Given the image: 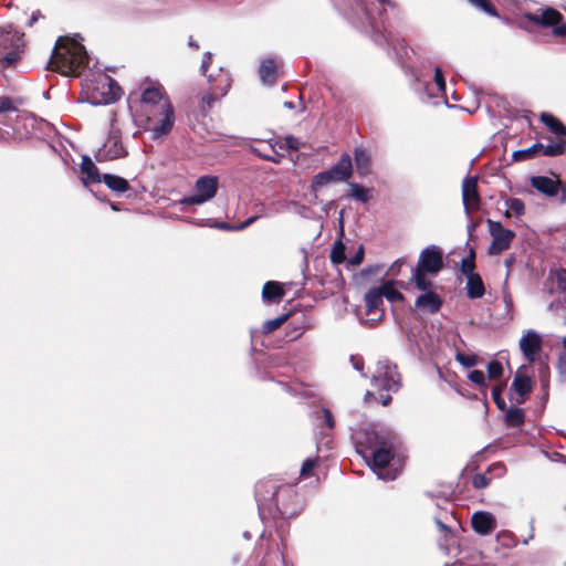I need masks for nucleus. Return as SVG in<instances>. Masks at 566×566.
Returning <instances> with one entry per match:
<instances>
[{"label":"nucleus","mask_w":566,"mask_h":566,"mask_svg":"<svg viewBox=\"0 0 566 566\" xmlns=\"http://www.w3.org/2000/svg\"><path fill=\"white\" fill-rule=\"evenodd\" d=\"M474 7L481 9L490 15H496V11L489 0H468Z\"/></svg>","instance_id":"nucleus-44"},{"label":"nucleus","mask_w":566,"mask_h":566,"mask_svg":"<svg viewBox=\"0 0 566 566\" xmlns=\"http://www.w3.org/2000/svg\"><path fill=\"white\" fill-rule=\"evenodd\" d=\"M350 363L357 371L363 373L364 361L361 357L353 355L350 356Z\"/></svg>","instance_id":"nucleus-55"},{"label":"nucleus","mask_w":566,"mask_h":566,"mask_svg":"<svg viewBox=\"0 0 566 566\" xmlns=\"http://www.w3.org/2000/svg\"><path fill=\"white\" fill-rule=\"evenodd\" d=\"M375 42L378 44H382L384 42H387V39L384 35H381L380 38H376Z\"/></svg>","instance_id":"nucleus-64"},{"label":"nucleus","mask_w":566,"mask_h":566,"mask_svg":"<svg viewBox=\"0 0 566 566\" xmlns=\"http://www.w3.org/2000/svg\"><path fill=\"white\" fill-rule=\"evenodd\" d=\"M219 72H220L219 80H216L212 74L208 75V81L212 85V94H207V95L202 96V99H201L202 104L206 105L207 107H210L212 105V103L214 102L213 95L223 96L230 87L231 80H230L228 72L223 71L221 67H220Z\"/></svg>","instance_id":"nucleus-13"},{"label":"nucleus","mask_w":566,"mask_h":566,"mask_svg":"<svg viewBox=\"0 0 566 566\" xmlns=\"http://www.w3.org/2000/svg\"><path fill=\"white\" fill-rule=\"evenodd\" d=\"M102 180L111 190L117 193H123L129 189L128 181L116 175L105 174Z\"/></svg>","instance_id":"nucleus-29"},{"label":"nucleus","mask_w":566,"mask_h":566,"mask_svg":"<svg viewBox=\"0 0 566 566\" xmlns=\"http://www.w3.org/2000/svg\"><path fill=\"white\" fill-rule=\"evenodd\" d=\"M428 272L421 271L419 269H413L411 274V282L415 283L416 287L419 291L427 292L431 291L432 282L427 277Z\"/></svg>","instance_id":"nucleus-32"},{"label":"nucleus","mask_w":566,"mask_h":566,"mask_svg":"<svg viewBox=\"0 0 566 566\" xmlns=\"http://www.w3.org/2000/svg\"><path fill=\"white\" fill-rule=\"evenodd\" d=\"M102 96L101 98H94L93 104H111L117 101L120 96V87L109 76H104L102 82Z\"/></svg>","instance_id":"nucleus-18"},{"label":"nucleus","mask_w":566,"mask_h":566,"mask_svg":"<svg viewBox=\"0 0 566 566\" xmlns=\"http://www.w3.org/2000/svg\"><path fill=\"white\" fill-rule=\"evenodd\" d=\"M350 196L360 201V202H367L369 199L368 190L357 184H350Z\"/></svg>","instance_id":"nucleus-39"},{"label":"nucleus","mask_w":566,"mask_h":566,"mask_svg":"<svg viewBox=\"0 0 566 566\" xmlns=\"http://www.w3.org/2000/svg\"><path fill=\"white\" fill-rule=\"evenodd\" d=\"M528 19L543 27H556V24L562 19V14L558 11L548 8L541 11L539 13L530 14Z\"/></svg>","instance_id":"nucleus-23"},{"label":"nucleus","mask_w":566,"mask_h":566,"mask_svg":"<svg viewBox=\"0 0 566 566\" xmlns=\"http://www.w3.org/2000/svg\"><path fill=\"white\" fill-rule=\"evenodd\" d=\"M507 210L520 217L525 211L524 202L518 198H510L505 202Z\"/></svg>","instance_id":"nucleus-40"},{"label":"nucleus","mask_w":566,"mask_h":566,"mask_svg":"<svg viewBox=\"0 0 566 566\" xmlns=\"http://www.w3.org/2000/svg\"><path fill=\"white\" fill-rule=\"evenodd\" d=\"M434 82L439 92L443 93L446 91V81L440 67L434 69Z\"/></svg>","instance_id":"nucleus-48"},{"label":"nucleus","mask_w":566,"mask_h":566,"mask_svg":"<svg viewBox=\"0 0 566 566\" xmlns=\"http://www.w3.org/2000/svg\"><path fill=\"white\" fill-rule=\"evenodd\" d=\"M358 452L368 462L378 479L385 481L395 480L397 471L389 468L394 459L396 438L386 430L369 428L358 441Z\"/></svg>","instance_id":"nucleus-2"},{"label":"nucleus","mask_w":566,"mask_h":566,"mask_svg":"<svg viewBox=\"0 0 566 566\" xmlns=\"http://www.w3.org/2000/svg\"><path fill=\"white\" fill-rule=\"evenodd\" d=\"M284 296L283 286L275 281H268L262 289V298L268 303H277Z\"/></svg>","instance_id":"nucleus-24"},{"label":"nucleus","mask_w":566,"mask_h":566,"mask_svg":"<svg viewBox=\"0 0 566 566\" xmlns=\"http://www.w3.org/2000/svg\"><path fill=\"white\" fill-rule=\"evenodd\" d=\"M24 49L23 33L11 25L0 27V66H12Z\"/></svg>","instance_id":"nucleus-6"},{"label":"nucleus","mask_w":566,"mask_h":566,"mask_svg":"<svg viewBox=\"0 0 566 566\" xmlns=\"http://www.w3.org/2000/svg\"><path fill=\"white\" fill-rule=\"evenodd\" d=\"M81 172L83 175L82 181L85 185L101 182L102 178L96 165L92 161L88 156L82 157L80 165Z\"/></svg>","instance_id":"nucleus-21"},{"label":"nucleus","mask_w":566,"mask_h":566,"mask_svg":"<svg viewBox=\"0 0 566 566\" xmlns=\"http://www.w3.org/2000/svg\"><path fill=\"white\" fill-rule=\"evenodd\" d=\"M314 467H315V460L306 459L303 462L302 468L300 470L301 476L307 478L310 475L311 471L314 469Z\"/></svg>","instance_id":"nucleus-49"},{"label":"nucleus","mask_w":566,"mask_h":566,"mask_svg":"<svg viewBox=\"0 0 566 566\" xmlns=\"http://www.w3.org/2000/svg\"><path fill=\"white\" fill-rule=\"evenodd\" d=\"M18 108L13 105L9 97H0V125L11 127L15 118H18ZM10 136V133L0 127V139Z\"/></svg>","instance_id":"nucleus-15"},{"label":"nucleus","mask_w":566,"mask_h":566,"mask_svg":"<svg viewBox=\"0 0 566 566\" xmlns=\"http://www.w3.org/2000/svg\"><path fill=\"white\" fill-rule=\"evenodd\" d=\"M331 261L334 264H340L345 260V247L342 242H337L331 251Z\"/></svg>","instance_id":"nucleus-41"},{"label":"nucleus","mask_w":566,"mask_h":566,"mask_svg":"<svg viewBox=\"0 0 566 566\" xmlns=\"http://www.w3.org/2000/svg\"><path fill=\"white\" fill-rule=\"evenodd\" d=\"M415 306L418 310L434 314L441 308L442 298L437 293L427 291L416 298Z\"/></svg>","instance_id":"nucleus-19"},{"label":"nucleus","mask_w":566,"mask_h":566,"mask_svg":"<svg viewBox=\"0 0 566 566\" xmlns=\"http://www.w3.org/2000/svg\"><path fill=\"white\" fill-rule=\"evenodd\" d=\"M490 480L484 474H475L473 476V485L476 489H484L489 485Z\"/></svg>","instance_id":"nucleus-50"},{"label":"nucleus","mask_w":566,"mask_h":566,"mask_svg":"<svg viewBox=\"0 0 566 566\" xmlns=\"http://www.w3.org/2000/svg\"><path fill=\"white\" fill-rule=\"evenodd\" d=\"M566 140L552 142L548 145H544V148H539L541 154L548 157H556L565 151Z\"/></svg>","instance_id":"nucleus-35"},{"label":"nucleus","mask_w":566,"mask_h":566,"mask_svg":"<svg viewBox=\"0 0 566 566\" xmlns=\"http://www.w3.org/2000/svg\"><path fill=\"white\" fill-rule=\"evenodd\" d=\"M555 197H557L560 203H566V184H563L560 180H558V190Z\"/></svg>","instance_id":"nucleus-52"},{"label":"nucleus","mask_w":566,"mask_h":566,"mask_svg":"<svg viewBox=\"0 0 566 566\" xmlns=\"http://www.w3.org/2000/svg\"><path fill=\"white\" fill-rule=\"evenodd\" d=\"M211 60H212V54L210 52H206L203 54V59H202L201 66H200V71L203 75H206L208 66L211 63Z\"/></svg>","instance_id":"nucleus-54"},{"label":"nucleus","mask_w":566,"mask_h":566,"mask_svg":"<svg viewBox=\"0 0 566 566\" xmlns=\"http://www.w3.org/2000/svg\"><path fill=\"white\" fill-rule=\"evenodd\" d=\"M524 410L517 407H511L505 412V423L507 427L517 428L524 423Z\"/></svg>","instance_id":"nucleus-31"},{"label":"nucleus","mask_w":566,"mask_h":566,"mask_svg":"<svg viewBox=\"0 0 566 566\" xmlns=\"http://www.w3.org/2000/svg\"><path fill=\"white\" fill-rule=\"evenodd\" d=\"M270 154H263L259 147H252V150L260 158L279 164L283 157L284 145L281 142L269 143Z\"/></svg>","instance_id":"nucleus-25"},{"label":"nucleus","mask_w":566,"mask_h":566,"mask_svg":"<svg viewBox=\"0 0 566 566\" xmlns=\"http://www.w3.org/2000/svg\"><path fill=\"white\" fill-rule=\"evenodd\" d=\"M256 219H258V217H251V218L247 219L245 221H243L242 223L235 224V228L238 229V231L243 230V229L248 228L249 226H251Z\"/></svg>","instance_id":"nucleus-57"},{"label":"nucleus","mask_w":566,"mask_h":566,"mask_svg":"<svg viewBox=\"0 0 566 566\" xmlns=\"http://www.w3.org/2000/svg\"><path fill=\"white\" fill-rule=\"evenodd\" d=\"M39 17H40L39 11L33 12L30 20L28 21V27H32L38 21Z\"/></svg>","instance_id":"nucleus-60"},{"label":"nucleus","mask_w":566,"mask_h":566,"mask_svg":"<svg viewBox=\"0 0 566 566\" xmlns=\"http://www.w3.org/2000/svg\"><path fill=\"white\" fill-rule=\"evenodd\" d=\"M287 319V314H282L276 318L266 321L262 326L263 334H270L277 329Z\"/></svg>","instance_id":"nucleus-38"},{"label":"nucleus","mask_w":566,"mask_h":566,"mask_svg":"<svg viewBox=\"0 0 566 566\" xmlns=\"http://www.w3.org/2000/svg\"><path fill=\"white\" fill-rule=\"evenodd\" d=\"M554 34L557 36H566V23L556 25L553 30Z\"/></svg>","instance_id":"nucleus-58"},{"label":"nucleus","mask_w":566,"mask_h":566,"mask_svg":"<svg viewBox=\"0 0 566 566\" xmlns=\"http://www.w3.org/2000/svg\"><path fill=\"white\" fill-rule=\"evenodd\" d=\"M484 293V284L479 274L467 277V295L469 298H480Z\"/></svg>","instance_id":"nucleus-28"},{"label":"nucleus","mask_w":566,"mask_h":566,"mask_svg":"<svg viewBox=\"0 0 566 566\" xmlns=\"http://www.w3.org/2000/svg\"><path fill=\"white\" fill-rule=\"evenodd\" d=\"M472 528L480 535H488L496 527L495 517L490 512L478 511L471 518Z\"/></svg>","instance_id":"nucleus-17"},{"label":"nucleus","mask_w":566,"mask_h":566,"mask_svg":"<svg viewBox=\"0 0 566 566\" xmlns=\"http://www.w3.org/2000/svg\"><path fill=\"white\" fill-rule=\"evenodd\" d=\"M258 147L263 151V154H270V148H268V144H261Z\"/></svg>","instance_id":"nucleus-63"},{"label":"nucleus","mask_w":566,"mask_h":566,"mask_svg":"<svg viewBox=\"0 0 566 566\" xmlns=\"http://www.w3.org/2000/svg\"><path fill=\"white\" fill-rule=\"evenodd\" d=\"M260 78L265 85H273L276 81V67L272 59H265L261 62L259 69Z\"/></svg>","instance_id":"nucleus-26"},{"label":"nucleus","mask_w":566,"mask_h":566,"mask_svg":"<svg viewBox=\"0 0 566 566\" xmlns=\"http://www.w3.org/2000/svg\"><path fill=\"white\" fill-rule=\"evenodd\" d=\"M501 388L500 387H495L492 389V397L496 403V406L501 409V410H504L505 408V401L503 400V398L501 397Z\"/></svg>","instance_id":"nucleus-51"},{"label":"nucleus","mask_w":566,"mask_h":566,"mask_svg":"<svg viewBox=\"0 0 566 566\" xmlns=\"http://www.w3.org/2000/svg\"><path fill=\"white\" fill-rule=\"evenodd\" d=\"M354 160L357 174L366 176L370 171V156L368 151L361 147H357L354 151Z\"/></svg>","instance_id":"nucleus-27"},{"label":"nucleus","mask_w":566,"mask_h":566,"mask_svg":"<svg viewBox=\"0 0 566 566\" xmlns=\"http://www.w3.org/2000/svg\"><path fill=\"white\" fill-rule=\"evenodd\" d=\"M323 413H324L325 423L327 424V427L329 429H333L335 422H334L332 412L328 409H323Z\"/></svg>","instance_id":"nucleus-56"},{"label":"nucleus","mask_w":566,"mask_h":566,"mask_svg":"<svg viewBox=\"0 0 566 566\" xmlns=\"http://www.w3.org/2000/svg\"><path fill=\"white\" fill-rule=\"evenodd\" d=\"M489 232L492 242L489 247V253L496 255L507 250L515 238V232L506 229L499 221L488 220Z\"/></svg>","instance_id":"nucleus-8"},{"label":"nucleus","mask_w":566,"mask_h":566,"mask_svg":"<svg viewBox=\"0 0 566 566\" xmlns=\"http://www.w3.org/2000/svg\"><path fill=\"white\" fill-rule=\"evenodd\" d=\"M82 40L78 33L73 36H60L55 42L48 69L65 76H78L80 70L88 63V54L81 43Z\"/></svg>","instance_id":"nucleus-3"},{"label":"nucleus","mask_w":566,"mask_h":566,"mask_svg":"<svg viewBox=\"0 0 566 566\" xmlns=\"http://www.w3.org/2000/svg\"><path fill=\"white\" fill-rule=\"evenodd\" d=\"M541 120L555 135L562 136V137L566 136V126L555 116L544 113L541 115Z\"/></svg>","instance_id":"nucleus-30"},{"label":"nucleus","mask_w":566,"mask_h":566,"mask_svg":"<svg viewBox=\"0 0 566 566\" xmlns=\"http://www.w3.org/2000/svg\"><path fill=\"white\" fill-rule=\"evenodd\" d=\"M217 228L227 230V231H238V229L235 228V224H229V223H224V222L217 224Z\"/></svg>","instance_id":"nucleus-59"},{"label":"nucleus","mask_w":566,"mask_h":566,"mask_svg":"<svg viewBox=\"0 0 566 566\" xmlns=\"http://www.w3.org/2000/svg\"><path fill=\"white\" fill-rule=\"evenodd\" d=\"M455 360L465 368L476 365L478 357L475 355H464L461 352L455 353Z\"/></svg>","instance_id":"nucleus-43"},{"label":"nucleus","mask_w":566,"mask_h":566,"mask_svg":"<svg viewBox=\"0 0 566 566\" xmlns=\"http://www.w3.org/2000/svg\"><path fill=\"white\" fill-rule=\"evenodd\" d=\"M525 366L518 368L511 386V390L517 395V397L514 398L517 405L525 402L526 397L532 391V379L525 374Z\"/></svg>","instance_id":"nucleus-14"},{"label":"nucleus","mask_w":566,"mask_h":566,"mask_svg":"<svg viewBox=\"0 0 566 566\" xmlns=\"http://www.w3.org/2000/svg\"><path fill=\"white\" fill-rule=\"evenodd\" d=\"M400 374L397 370V365L392 364L389 359L382 358L377 361L376 369L371 377V386L376 391L397 392L400 388ZM391 396L380 395L379 402L382 406L389 405Z\"/></svg>","instance_id":"nucleus-5"},{"label":"nucleus","mask_w":566,"mask_h":566,"mask_svg":"<svg viewBox=\"0 0 566 566\" xmlns=\"http://www.w3.org/2000/svg\"><path fill=\"white\" fill-rule=\"evenodd\" d=\"M520 349L528 363H534L535 354L542 349L541 335L534 329H528L520 339Z\"/></svg>","instance_id":"nucleus-12"},{"label":"nucleus","mask_w":566,"mask_h":566,"mask_svg":"<svg viewBox=\"0 0 566 566\" xmlns=\"http://www.w3.org/2000/svg\"><path fill=\"white\" fill-rule=\"evenodd\" d=\"M474 259L473 256L464 258L461 261V272L467 276L470 277L471 275H475L474 273Z\"/></svg>","instance_id":"nucleus-45"},{"label":"nucleus","mask_w":566,"mask_h":566,"mask_svg":"<svg viewBox=\"0 0 566 566\" xmlns=\"http://www.w3.org/2000/svg\"><path fill=\"white\" fill-rule=\"evenodd\" d=\"M468 378L470 379V381H472L473 384H475L479 387L486 386L484 373L481 370L475 369V370L470 371Z\"/></svg>","instance_id":"nucleus-46"},{"label":"nucleus","mask_w":566,"mask_h":566,"mask_svg":"<svg viewBox=\"0 0 566 566\" xmlns=\"http://www.w3.org/2000/svg\"><path fill=\"white\" fill-rule=\"evenodd\" d=\"M188 45H189L190 48L196 49V50H198V49H199L198 43L193 40V38H192V36H190V38H189V40H188Z\"/></svg>","instance_id":"nucleus-62"},{"label":"nucleus","mask_w":566,"mask_h":566,"mask_svg":"<svg viewBox=\"0 0 566 566\" xmlns=\"http://www.w3.org/2000/svg\"><path fill=\"white\" fill-rule=\"evenodd\" d=\"M513 262H514V258L513 256L505 259L504 264H505V266L507 269V273L510 272V269H511Z\"/></svg>","instance_id":"nucleus-61"},{"label":"nucleus","mask_w":566,"mask_h":566,"mask_svg":"<svg viewBox=\"0 0 566 566\" xmlns=\"http://www.w3.org/2000/svg\"><path fill=\"white\" fill-rule=\"evenodd\" d=\"M338 181L335 176L332 174L331 169L317 174L313 179V187L318 188L323 187L329 182Z\"/></svg>","instance_id":"nucleus-37"},{"label":"nucleus","mask_w":566,"mask_h":566,"mask_svg":"<svg viewBox=\"0 0 566 566\" xmlns=\"http://www.w3.org/2000/svg\"><path fill=\"white\" fill-rule=\"evenodd\" d=\"M486 370L490 379H497L503 374V366L499 360H492L488 364Z\"/></svg>","instance_id":"nucleus-42"},{"label":"nucleus","mask_w":566,"mask_h":566,"mask_svg":"<svg viewBox=\"0 0 566 566\" xmlns=\"http://www.w3.org/2000/svg\"><path fill=\"white\" fill-rule=\"evenodd\" d=\"M378 289L380 290L382 298L386 297L390 302L401 301L403 298L402 294L395 289L391 281L385 282Z\"/></svg>","instance_id":"nucleus-34"},{"label":"nucleus","mask_w":566,"mask_h":566,"mask_svg":"<svg viewBox=\"0 0 566 566\" xmlns=\"http://www.w3.org/2000/svg\"><path fill=\"white\" fill-rule=\"evenodd\" d=\"M255 497L259 514L264 518L268 513L272 517H291L297 512V495L292 485L274 486L270 483H259L255 486Z\"/></svg>","instance_id":"nucleus-4"},{"label":"nucleus","mask_w":566,"mask_h":566,"mask_svg":"<svg viewBox=\"0 0 566 566\" xmlns=\"http://www.w3.org/2000/svg\"><path fill=\"white\" fill-rule=\"evenodd\" d=\"M554 289L564 296L566 302V271H557L553 277Z\"/></svg>","instance_id":"nucleus-36"},{"label":"nucleus","mask_w":566,"mask_h":566,"mask_svg":"<svg viewBox=\"0 0 566 566\" xmlns=\"http://www.w3.org/2000/svg\"><path fill=\"white\" fill-rule=\"evenodd\" d=\"M462 201L468 216L480 208V196L478 192V177L468 176L462 181Z\"/></svg>","instance_id":"nucleus-10"},{"label":"nucleus","mask_w":566,"mask_h":566,"mask_svg":"<svg viewBox=\"0 0 566 566\" xmlns=\"http://www.w3.org/2000/svg\"><path fill=\"white\" fill-rule=\"evenodd\" d=\"M338 181L347 180L353 174V163L348 154H343L338 161L331 168Z\"/></svg>","instance_id":"nucleus-22"},{"label":"nucleus","mask_w":566,"mask_h":566,"mask_svg":"<svg viewBox=\"0 0 566 566\" xmlns=\"http://www.w3.org/2000/svg\"><path fill=\"white\" fill-rule=\"evenodd\" d=\"M126 154L119 138L111 135L103 146L98 148L95 158L97 161H108L125 157Z\"/></svg>","instance_id":"nucleus-11"},{"label":"nucleus","mask_w":566,"mask_h":566,"mask_svg":"<svg viewBox=\"0 0 566 566\" xmlns=\"http://www.w3.org/2000/svg\"><path fill=\"white\" fill-rule=\"evenodd\" d=\"M218 191V177L202 176L195 184V193L180 199L181 206L202 205L211 200Z\"/></svg>","instance_id":"nucleus-7"},{"label":"nucleus","mask_w":566,"mask_h":566,"mask_svg":"<svg viewBox=\"0 0 566 566\" xmlns=\"http://www.w3.org/2000/svg\"><path fill=\"white\" fill-rule=\"evenodd\" d=\"M282 144L284 145V151L287 149L297 150L301 146L300 140L292 135L286 136L284 143Z\"/></svg>","instance_id":"nucleus-47"},{"label":"nucleus","mask_w":566,"mask_h":566,"mask_svg":"<svg viewBox=\"0 0 566 566\" xmlns=\"http://www.w3.org/2000/svg\"><path fill=\"white\" fill-rule=\"evenodd\" d=\"M365 304L367 315H376L375 317H371L369 319L371 322L369 325L375 326L376 323L379 322L382 317V311L380 310V307L382 306L384 301L380 290L378 287L370 289L365 294Z\"/></svg>","instance_id":"nucleus-16"},{"label":"nucleus","mask_w":566,"mask_h":566,"mask_svg":"<svg viewBox=\"0 0 566 566\" xmlns=\"http://www.w3.org/2000/svg\"><path fill=\"white\" fill-rule=\"evenodd\" d=\"M442 268L443 252L441 248L438 245H429L421 251L416 269L428 272L429 275H436Z\"/></svg>","instance_id":"nucleus-9"},{"label":"nucleus","mask_w":566,"mask_h":566,"mask_svg":"<svg viewBox=\"0 0 566 566\" xmlns=\"http://www.w3.org/2000/svg\"><path fill=\"white\" fill-rule=\"evenodd\" d=\"M128 104L145 118V129L151 133L153 139H159L171 130L174 108L159 85L146 87L139 98L129 95Z\"/></svg>","instance_id":"nucleus-1"},{"label":"nucleus","mask_w":566,"mask_h":566,"mask_svg":"<svg viewBox=\"0 0 566 566\" xmlns=\"http://www.w3.org/2000/svg\"><path fill=\"white\" fill-rule=\"evenodd\" d=\"M558 180L547 176H533L530 181L532 187L538 192L546 197H555L558 190Z\"/></svg>","instance_id":"nucleus-20"},{"label":"nucleus","mask_w":566,"mask_h":566,"mask_svg":"<svg viewBox=\"0 0 566 566\" xmlns=\"http://www.w3.org/2000/svg\"><path fill=\"white\" fill-rule=\"evenodd\" d=\"M364 259V248L360 245L356 254L349 259L348 263L350 265H359Z\"/></svg>","instance_id":"nucleus-53"},{"label":"nucleus","mask_w":566,"mask_h":566,"mask_svg":"<svg viewBox=\"0 0 566 566\" xmlns=\"http://www.w3.org/2000/svg\"><path fill=\"white\" fill-rule=\"evenodd\" d=\"M539 148H544V145L541 143H536L528 148L515 150L512 155L513 160L521 161L534 157L541 153Z\"/></svg>","instance_id":"nucleus-33"}]
</instances>
